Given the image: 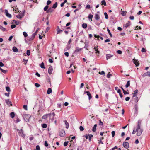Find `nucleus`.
<instances>
[{"instance_id":"1","label":"nucleus","mask_w":150,"mask_h":150,"mask_svg":"<svg viewBox=\"0 0 150 150\" xmlns=\"http://www.w3.org/2000/svg\"><path fill=\"white\" fill-rule=\"evenodd\" d=\"M141 121L139 120L137 123V127L136 129L137 131V135L138 136H140L142 133L143 131V129L141 128Z\"/></svg>"},{"instance_id":"2","label":"nucleus","mask_w":150,"mask_h":150,"mask_svg":"<svg viewBox=\"0 0 150 150\" xmlns=\"http://www.w3.org/2000/svg\"><path fill=\"white\" fill-rule=\"evenodd\" d=\"M31 117L30 115L29 114H26L24 115L23 116L24 120L26 122H28L29 120V119Z\"/></svg>"},{"instance_id":"3","label":"nucleus","mask_w":150,"mask_h":150,"mask_svg":"<svg viewBox=\"0 0 150 150\" xmlns=\"http://www.w3.org/2000/svg\"><path fill=\"white\" fill-rule=\"evenodd\" d=\"M59 135L61 137H64L65 134V133L64 130H61L59 131Z\"/></svg>"},{"instance_id":"4","label":"nucleus","mask_w":150,"mask_h":150,"mask_svg":"<svg viewBox=\"0 0 150 150\" xmlns=\"http://www.w3.org/2000/svg\"><path fill=\"white\" fill-rule=\"evenodd\" d=\"M123 146L125 148L127 149L129 147V143L127 142H124L123 143Z\"/></svg>"},{"instance_id":"5","label":"nucleus","mask_w":150,"mask_h":150,"mask_svg":"<svg viewBox=\"0 0 150 150\" xmlns=\"http://www.w3.org/2000/svg\"><path fill=\"white\" fill-rule=\"evenodd\" d=\"M82 49V48H79L78 47H76L75 48V50L74 51V53L76 54L77 53V52L80 51V50H81Z\"/></svg>"},{"instance_id":"6","label":"nucleus","mask_w":150,"mask_h":150,"mask_svg":"<svg viewBox=\"0 0 150 150\" xmlns=\"http://www.w3.org/2000/svg\"><path fill=\"white\" fill-rule=\"evenodd\" d=\"M5 13L6 15V16L9 18H11V15L9 14L8 13V11L6 9L5 10Z\"/></svg>"},{"instance_id":"7","label":"nucleus","mask_w":150,"mask_h":150,"mask_svg":"<svg viewBox=\"0 0 150 150\" xmlns=\"http://www.w3.org/2000/svg\"><path fill=\"white\" fill-rule=\"evenodd\" d=\"M53 68L52 67L50 66L48 68V72L50 74H51L52 72Z\"/></svg>"},{"instance_id":"8","label":"nucleus","mask_w":150,"mask_h":150,"mask_svg":"<svg viewBox=\"0 0 150 150\" xmlns=\"http://www.w3.org/2000/svg\"><path fill=\"white\" fill-rule=\"evenodd\" d=\"M94 50L96 51V54H97V55H98L100 53V51L98 50L97 47L96 46H95L94 48Z\"/></svg>"},{"instance_id":"9","label":"nucleus","mask_w":150,"mask_h":150,"mask_svg":"<svg viewBox=\"0 0 150 150\" xmlns=\"http://www.w3.org/2000/svg\"><path fill=\"white\" fill-rule=\"evenodd\" d=\"M48 114H49V115H48V117L49 118L50 120L52 116H54L55 115V114L54 112H53L52 113H48Z\"/></svg>"},{"instance_id":"10","label":"nucleus","mask_w":150,"mask_h":150,"mask_svg":"<svg viewBox=\"0 0 150 150\" xmlns=\"http://www.w3.org/2000/svg\"><path fill=\"white\" fill-rule=\"evenodd\" d=\"M133 62L134 63L136 66L137 67L139 65V63L138 61L137 60H136L135 59H133Z\"/></svg>"},{"instance_id":"11","label":"nucleus","mask_w":150,"mask_h":150,"mask_svg":"<svg viewBox=\"0 0 150 150\" xmlns=\"http://www.w3.org/2000/svg\"><path fill=\"white\" fill-rule=\"evenodd\" d=\"M24 16V14L23 13H21L16 16L17 18L19 19H21Z\"/></svg>"},{"instance_id":"12","label":"nucleus","mask_w":150,"mask_h":150,"mask_svg":"<svg viewBox=\"0 0 150 150\" xmlns=\"http://www.w3.org/2000/svg\"><path fill=\"white\" fill-rule=\"evenodd\" d=\"M84 93L87 94V95L88 96L89 99L90 100L92 97L91 94L90 93V92L88 91H85Z\"/></svg>"},{"instance_id":"13","label":"nucleus","mask_w":150,"mask_h":150,"mask_svg":"<svg viewBox=\"0 0 150 150\" xmlns=\"http://www.w3.org/2000/svg\"><path fill=\"white\" fill-rule=\"evenodd\" d=\"M5 102L7 105L9 106H11L12 105L11 103L8 99L6 100Z\"/></svg>"},{"instance_id":"14","label":"nucleus","mask_w":150,"mask_h":150,"mask_svg":"<svg viewBox=\"0 0 150 150\" xmlns=\"http://www.w3.org/2000/svg\"><path fill=\"white\" fill-rule=\"evenodd\" d=\"M131 25L130 21H128L127 23H126L124 25V27L125 28H126L127 27Z\"/></svg>"},{"instance_id":"15","label":"nucleus","mask_w":150,"mask_h":150,"mask_svg":"<svg viewBox=\"0 0 150 150\" xmlns=\"http://www.w3.org/2000/svg\"><path fill=\"white\" fill-rule=\"evenodd\" d=\"M49 114H46L44 115L42 117V119L46 120L47 118L48 117V115Z\"/></svg>"},{"instance_id":"16","label":"nucleus","mask_w":150,"mask_h":150,"mask_svg":"<svg viewBox=\"0 0 150 150\" xmlns=\"http://www.w3.org/2000/svg\"><path fill=\"white\" fill-rule=\"evenodd\" d=\"M93 15L91 14H89L88 17V19L91 21H92V18L93 17Z\"/></svg>"},{"instance_id":"17","label":"nucleus","mask_w":150,"mask_h":150,"mask_svg":"<svg viewBox=\"0 0 150 150\" xmlns=\"http://www.w3.org/2000/svg\"><path fill=\"white\" fill-rule=\"evenodd\" d=\"M99 15L97 14H96L95 15V18L96 20H98L100 19Z\"/></svg>"},{"instance_id":"18","label":"nucleus","mask_w":150,"mask_h":150,"mask_svg":"<svg viewBox=\"0 0 150 150\" xmlns=\"http://www.w3.org/2000/svg\"><path fill=\"white\" fill-rule=\"evenodd\" d=\"M71 47L70 46H69V44H67L66 47L64 49V51H66L68 50H69L71 48Z\"/></svg>"},{"instance_id":"19","label":"nucleus","mask_w":150,"mask_h":150,"mask_svg":"<svg viewBox=\"0 0 150 150\" xmlns=\"http://www.w3.org/2000/svg\"><path fill=\"white\" fill-rule=\"evenodd\" d=\"M113 55H112L110 54H106V60H108V59H110L111 57H113Z\"/></svg>"},{"instance_id":"20","label":"nucleus","mask_w":150,"mask_h":150,"mask_svg":"<svg viewBox=\"0 0 150 150\" xmlns=\"http://www.w3.org/2000/svg\"><path fill=\"white\" fill-rule=\"evenodd\" d=\"M34 38L35 37L32 35L31 36L29 37L28 38V40L29 41H30L33 40L34 39Z\"/></svg>"},{"instance_id":"21","label":"nucleus","mask_w":150,"mask_h":150,"mask_svg":"<svg viewBox=\"0 0 150 150\" xmlns=\"http://www.w3.org/2000/svg\"><path fill=\"white\" fill-rule=\"evenodd\" d=\"M20 22V21H16V20H13V21L12 23H15L16 25H18L19 24Z\"/></svg>"},{"instance_id":"22","label":"nucleus","mask_w":150,"mask_h":150,"mask_svg":"<svg viewBox=\"0 0 150 150\" xmlns=\"http://www.w3.org/2000/svg\"><path fill=\"white\" fill-rule=\"evenodd\" d=\"M65 122V124L66 125V128L67 129H68L69 127V124L67 122V121L66 120H64V121Z\"/></svg>"},{"instance_id":"23","label":"nucleus","mask_w":150,"mask_h":150,"mask_svg":"<svg viewBox=\"0 0 150 150\" xmlns=\"http://www.w3.org/2000/svg\"><path fill=\"white\" fill-rule=\"evenodd\" d=\"M138 90L137 89H136L135 90L134 92V93H133V97H135L137 95V93H138Z\"/></svg>"},{"instance_id":"24","label":"nucleus","mask_w":150,"mask_h":150,"mask_svg":"<svg viewBox=\"0 0 150 150\" xmlns=\"http://www.w3.org/2000/svg\"><path fill=\"white\" fill-rule=\"evenodd\" d=\"M12 50L13 51L15 52H17L18 51V49L15 47H13Z\"/></svg>"},{"instance_id":"25","label":"nucleus","mask_w":150,"mask_h":150,"mask_svg":"<svg viewBox=\"0 0 150 150\" xmlns=\"http://www.w3.org/2000/svg\"><path fill=\"white\" fill-rule=\"evenodd\" d=\"M96 127H97V125L95 124L93 128V129H92V131L93 132H95L96 131Z\"/></svg>"},{"instance_id":"26","label":"nucleus","mask_w":150,"mask_h":150,"mask_svg":"<svg viewBox=\"0 0 150 150\" xmlns=\"http://www.w3.org/2000/svg\"><path fill=\"white\" fill-rule=\"evenodd\" d=\"M0 29H1L3 32L7 31L6 29L5 28H4L1 26H0Z\"/></svg>"},{"instance_id":"27","label":"nucleus","mask_w":150,"mask_h":150,"mask_svg":"<svg viewBox=\"0 0 150 150\" xmlns=\"http://www.w3.org/2000/svg\"><path fill=\"white\" fill-rule=\"evenodd\" d=\"M52 92V89L50 88H49L47 90V94H49L51 93Z\"/></svg>"},{"instance_id":"28","label":"nucleus","mask_w":150,"mask_h":150,"mask_svg":"<svg viewBox=\"0 0 150 150\" xmlns=\"http://www.w3.org/2000/svg\"><path fill=\"white\" fill-rule=\"evenodd\" d=\"M122 9H121V14L123 16H126V13L124 11H122Z\"/></svg>"},{"instance_id":"29","label":"nucleus","mask_w":150,"mask_h":150,"mask_svg":"<svg viewBox=\"0 0 150 150\" xmlns=\"http://www.w3.org/2000/svg\"><path fill=\"white\" fill-rule=\"evenodd\" d=\"M101 4L102 5H104V6H106V2L105 0H103L101 2Z\"/></svg>"},{"instance_id":"30","label":"nucleus","mask_w":150,"mask_h":150,"mask_svg":"<svg viewBox=\"0 0 150 150\" xmlns=\"http://www.w3.org/2000/svg\"><path fill=\"white\" fill-rule=\"evenodd\" d=\"M87 25L86 23H83L82 25V27L84 29H85L87 28Z\"/></svg>"},{"instance_id":"31","label":"nucleus","mask_w":150,"mask_h":150,"mask_svg":"<svg viewBox=\"0 0 150 150\" xmlns=\"http://www.w3.org/2000/svg\"><path fill=\"white\" fill-rule=\"evenodd\" d=\"M130 82L129 80L128 81L127 83V84L125 85V87L126 88L130 86Z\"/></svg>"},{"instance_id":"32","label":"nucleus","mask_w":150,"mask_h":150,"mask_svg":"<svg viewBox=\"0 0 150 150\" xmlns=\"http://www.w3.org/2000/svg\"><path fill=\"white\" fill-rule=\"evenodd\" d=\"M10 116L12 118H13L15 116V114H14V112H11L10 114Z\"/></svg>"},{"instance_id":"33","label":"nucleus","mask_w":150,"mask_h":150,"mask_svg":"<svg viewBox=\"0 0 150 150\" xmlns=\"http://www.w3.org/2000/svg\"><path fill=\"white\" fill-rule=\"evenodd\" d=\"M47 125L45 123L43 124L42 125V127L43 128H46L47 127Z\"/></svg>"},{"instance_id":"34","label":"nucleus","mask_w":150,"mask_h":150,"mask_svg":"<svg viewBox=\"0 0 150 150\" xmlns=\"http://www.w3.org/2000/svg\"><path fill=\"white\" fill-rule=\"evenodd\" d=\"M57 6V3L56 2L52 6V8H55Z\"/></svg>"},{"instance_id":"35","label":"nucleus","mask_w":150,"mask_h":150,"mask_svg":"<svg viewBox=\"0 0 150 150\" xmlns=\"http://www.w3.org/2000/svg\"><path fill=\"white\" fill-rule=\"evenodd\" d=\"M53 11V10L51 8H49L47 11V13L52 12Z\"/></svg>"},{"instance_id":"36","label":"nucleus","mask_w":150,"mask_h":150,"mask_svg":"<svg viewBox=\"0 0 150 150\" xmlns=\"http://www.w3.org/2000/svg\"><path fill=\"white\" fill-rule=\"evenodd\" d=\"M84 43L85 44V46L84 47V48H85L86 49L88 50V49H87V48L88 47V44L86 42H85Z\"/></svg>"},{"instance_id":"37","label":"nucleus","mask_w":150,"mask_h":150,"mask_svg":"<svg viewBox=\"0 0 150 150\" xmlns=\"http://www.w3.org/2000/svg\"><path fill=\"white\" fill-rule=\"evenodd\" d=\"M105 18L106 19H108V16L107 14V13L106 12H105L104 13Z\"/></svg>"},{"instance_id":"38","label":"nucleus","mask_w":150,"mask_h":150,"mask_svg":"<svg viewBox=\"0 0 150 150\" xmlns=\"http://www.w3.org/2000/svg\"><path fill=\"white\" fill-rule=\"evenodd\" d=\"M107 30L108 32V33L110 35V37H112V34H111V33L108 28H107Z\"/></svg>"},{"instance_id":"39","label":"nucleus","mask_w":150,"mask_h":150,"mask_svg":"<svg viewBox=\"0 0 150 150\" xmlns=\"http://www.w3.org/2000/svg\"><path fill=\"white\" fill-rule=\"evenodd\" d=\"M23 35L25 38H26L28 36V34L27 33L25 32H23Z\"/></svg>"},{"instance_id":"40","label":"nucleus","mask_w":150,"mask_h":150,"mask_svg":"<svg viewBox=\"0 0 150 150\" xmlns=\"http://www.w3.org/2000/svg\"><path fill=\"white\" fill-rule=\"evenodd\" d=\"M0 70L1 71L4 73H5L7 71L1 68L0 67Z\"/></svg>"},{"instance_id":"41","label":"nucleus","mask_w":150,"mask_h":150,"mask_svg":"<svg viewBox=\"0 0 150 150\" xmlns=\"http://www.w3.org/2000/svg\"><path fill=\"white\" fill-rule=\"evenodd\" d=\"M88 135L89 136V140L90 141L91 140V138L93 137V135L92 134H88Z\"/></svg>"},{"instance_id":"42","label":"nucleus","mask_w":150,"mask_h":150,"mask_svg":"<svg viewBox=\"0 0 150 150\" xmlns=\"http://www.w3.org/2000/svg\"><path fill=\"white\" fill-rule=\"evenodd\" d=\"M40 67L42 68H43V69L45 68L44 64L43 62H42L41 63V65H40Z\"/></svg>"},{"instance_id":"43","label":"nucleus","mask_w":150,"mask_h":150,"mask_svg":"<svg viewBox=\"0 0 150 150\" xmlns=\"http://www.w3.org/2000/svg\"><path fill=\"white\" fill-rule=\"evenodd\" d=\"M48 6L47 5L44 8V10L45 11H47V10H48Z\"/></svg>"},{"instance_id":"44","label":"nucleus","mask_w":150,"mask_h":150,"mask_svg":"<svg viewBox=\"0 0 150 150\" xmlns=\"http://www.w3.org/2000/svg\"><path fill=\"white\" fill-rule=\"evenodd\" d=\"M62 30L61 29H59L58 30H57V33L58 34H60L62 33Z\"/></svg>"},{"instance_id":"45","label":"nucleus","mask_w":150,"mask_h":150,"mask_svg":"<svg viewBox=\"0 0 150 150\" xmlns=\"http://www.w3.org/2000/svg\"><path fill=\"white\" fill-rule=\"evenodd\" d=\"M139 99L138 97L137 96H135V98H134V100L135 102L136 103L138 101Z\"/></svg>"},{"instance_id":"46","label":"nucleus","mask_w":150,"mask_h":150,"mask_svg":"<svg viewBox=\"0 0 150 150\" xmlns=\"http://www.w3.org/2000/svg\"><path fill=\"white\" fill-rule=\"evenodd\" d=\"M30 51L29 50H27V51L26 54L27 55L29 56L30 55Z\"/></svg>"},{"instance_id":"47","label":"nucleus","mask_w":150,"mask_h":150,"mask_svg":"<svg viewBox=\"0 0 150 150\" xmlns=\"http://www.w3.org/2000/svg\"><path fill=\"white\" fill-rule=\"evenodd\" d=\"M44 145L45 147H47L48 146V144L46 141H45Z\"/></svg>"},{"instance_id":"48","label":"nucleus","mask_w":150,"mask_h":150,"mask_svg":"<svg viewBox=\"0 0 150 150\" xmlns=\"http://www.w3.org/2000/svg\"><path fill=\"white\" fill-rule=\"evenodd\" d=\"M99 125L101 126H103V123L100 120H99Z\"/></svg>"},{"instance_id":"49","label":"nucleus","mask_w":150,"mask_h":150,"mask_svg":"<svg viewBox=\"0 0 150 150\" xmlns=\"http://www.w3.org/2000/svg\"><path fill=\"white\" fill-rule=\"evenodd\" d=\"M68 142H64V146H67V145H68Z\"/></svg>"},{"instance_id":"50","label":"nucleus","mask_w":150,"mask_h":150,"mask_svg":"<svg viewBox=\"0 0 150 150\" xmlns=\"http://www.w3.org/2000/svg\"><path fill=\"white\" fill-rule=\"evenodd\" d=\"M79 129L80 131H82L84 130V128L83 127V126H80Z\"/></svg>"},{"instance_id":"51","label":"nucleus","mask_w":150,"mask_h":150,"mask_svg":"<svg viewBox=\"0 0 150 150\" xmlns=\"http://www.w3.org/2000/svg\"><path fill=\"white\" fill-rule=\"evenodd\" d=\"M141 51L142 52H146V50L144 48H142Z\"/></svg>"},{"instance_id":"52","label":"nucleus","mask_w":150,"mask_h":150,"mask_svg":"<svg viewBox=\"0 0 150 150\" xmlns=\"http://www.w3.org/2000/svg\"><path fill=\"white\" fill-rule=\"evenodd\" d=\"M23 108L26 110H27V105H24L23 106Z\"/></svg>"},{"instance_id":"53","label":"nucleus","mask_w":150,"mask_h":150,"mask_svg":"<svg viewBox=\"0 0 150 150\" xmlns=\"http://www.w3.org/2000/svg\"><path fill=\"white\" fill-rule=\"evenodd\" d=\"M6 90L8 92H9L10 91V88L9 87H6Z\"/></svg>"},{"instance_id":"54","label":"nucleus","mask_w":150,"mask_h":150,"mask_svg":"<svg viewBox=\"0 0 150 150\" xmlns=\"http://www.w3.org/2000/svg\"><path fill=\"white\" fill-rule=\"evenodd\" d=\"M50 28L49 27H47L46 29V30H45V32L46 33H47L48 31H49V30H50Z\"/></svg>"},{"instance_id":"55","label":"nucleus","mask_w":150,"mask_h":150,"mask_svg":"<svg viewBox=\"0 0 150 150\" xmlns=\"http://www.w3.org/2000/svg\"><path fill=\"white\" fill-rule=\"evenodd\" d=\"M99 73L101 75H104V76L105 75V72L103 71H102L101 72H99Z\"/></svg>"},{"instance_id":"56","label":"nucleus","mask_w":150,"mask_h":150,"mask_svg":"<svg viewBox=\"0 0 150 150\" xmlns=\"http://www.w3.org/2000/svg\"><path fill=\"white\" fill-rule=\"evenodd\" d=\"M115 132L114 131H112V137H114V136H115Z\"/></svg>"},{"instance_id":"57","label":"nucleus","mask_w":150,"mask_h":150,"mask_svg":"<svg viewBox=\"0 0 150 150\" xmlns=\"http://www.w3.org/2000/svg\"><path fill=\"white\" fill-rule=\"evenodd\" d=\"M35 86L36 87H39L40 86V85L38 83H36L35 84Z\"/></svg>"},{"instance_id":"58","label":"nucleus","mask_w":150,"mask_h":150,"mask_svg":"<svg viewBox=\"0 0 150 150\" xmlns=\"http://www.w3.org/2000/svg\"><path fill=\"white\" fill-rule=\"evenodd\" d=\"M90 6L89 5H87L86 7V8L89 9L90 8Z\"/></svg>"},{"instance_id":"59","label":"nucleus","mask_w":150,"mask_h":150,"mask_svg":"<svg viewBox=\"0 0 150 150\" xmlns=\"http://www.w3.org/2000/svg\"><path fill=\"white\" fill-rule=\"evenodd\" d=\"M129 18L131 20H133L134 19V17L133 16H130Z\"/></svg>"},{"instance_id":"60","label":"nucleus","mask_w":150,"mask_h":150,"mask_svg":"<svg viewBox=\"0 0 150 150\" xmlns=\"http://www.w3.org/2000/svg\"><path fill=\"white\" fill-rule=\"evenodd\" d=\"M16 25H11V27L12 29H13L16 27Z\"/></svg>"},{"instance_id":"61","label":"nucleus","mask_w":150,"mask_h":150,"mask_svg":"<svg viewBox=\"0 0 150 150\" xmlns=\"http://www.w3.org/2000/svg\"><path fill=\"white\" fill-rule=\"evenodd\" d=\"M84 86V84L83 83H81V84L80 86V87L79 88L81 89L83 88V87Z\"/></svg>"},{"instance_id":"62","label":"nucleus","mask_w":150,"mask_h":150,"mask_svg":"<svg viewBox=\"0 0 150 150\" xmlns=\"http://www.w3.org/2000/svg\"><path fill=\"white\" fill-rule=\"evenodd\" d=\"M36 149L37 150H40V148L39 145H37L36 146Z\"/></svg>"},{"instance_id":"63","label":"nucleus","mask_w":150,"mask_h":150,"mask_svg":"<svg viewBox=\"0 0 150 150\" xmlns=\"http://www.w3.org/2000/svg\"><path fill=\"white\" fill-rule=\"evenodd\" d=\"M51 2L50 1V0L47 1V5L48 6V5L50 4L51 3Z\"/></svg>"},{"instance_id":"64","label":"nucleus","mask_w":150,"mask_h":150,"mask_svg":"<svg viewBox=\"0 0 150 150\" xmlns=\"http://www.w3.org/2000/svg\"><path fill=\"white\" fill-rule=\"evenodd\" d=\"M130 99V97H127L125 99V100L126 101H129Z\"/></svg>"}]
</instances>
